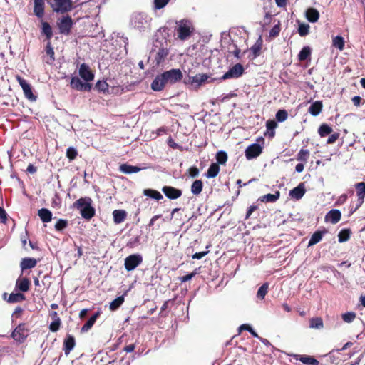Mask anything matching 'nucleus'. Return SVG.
I'll return each instance as SVG.
<instances>
[{"label": "nucleus", "mask_w": 365, "mask_h": 365, "mask_svg": "<svg viewBox=\"0 0 365 365\" xmlns=\"http://www.w3.org/2000/svg\"><path fill=\"white\" fill-rule=\"evenodd\" d=\"M288 113L285 110H279L276 113V119L279 122H284L287 120Z\"/></svg>", "instance_id": "603ef678"}, {"label": "nucleus", "mask_w": 365, "mask_h": 365, "mask_svg": "<svg viewBox=\"0 0 365 365\" xmlns=\"http://www.w3.org/2000/svg\"><path fill=\"white\" fill-rule=\"evenodd\" d=\"M295 359L299 360L304 364L307 365H319V361L314 357L308 355H295Z\"/></svg>", "instance_id": "aec40b11"}, {"label": "nucleus", "mask_w": 365, "mask_h": 365, "mask_svg": "<svg viewBox=\"0 0 365 365\" xmlns=\"http://www.w3.org/2000/svg\"><path fill=\"white\" fill-rule=\"evenodd\" d=\"M76 344L75 339L73 336L68 335L63 341V351L66 355H68Z\"/></svg>", "instance_id": "f3484780"}, {"label": "nucleus", "mask_w": 365, "mask_h": 365, "mask_svg": "<svg viewBox=\"0 0 365 365\" xmlns=\"http://www.w3.org/2000/svg\"><path fill=\"white\" fill-rule=\"evenodd\" d=\"M92 202L93 200L89 197H81L73 203V207L80 211L83 219L91 220L96 213Z\"/></svg>", "instance_id": "f03ea898"}, {"label": "nucleus", "mask_w": 365, "mask_h": 365, "mask_svg": "<svg viewBox=\"0 0 365 365\" xmlns=\"http://www.w3.org/2000/svg\"><path fill=\"white\" fill-rule=\"evenodd\" d=\"M333 46L337 48H339L340 51H342L344 49V38L340 36H337L333 38L332 41Z\"/></svg>", "instance_id": "a18cd8bd"}, {"label": "nucleus", "mask_w": 365, "mask_h": 365, "mask_svg": "<svg viewBox=\"0 0 365 365\" xmlns=\"http://www.w3.org/2000/svg\"><path fill=\"white\" fill-rule=\"evenodd\" d=\"M196 274H197V272H193L189 274L180 277L179 278V279L181 282H187V281L192 279Z\"/></svg>", "instance_id": "052dcab7"}, {"label": "nucleus", "mask_w": 365, "mask_h": 365, "mask_svg": "<svg viewBox=\"0 0 365 365\" xmlns=\"http://www.w3.org/2000/svg\"><path fill=\"white\" fill-rule=\"evenodd\" d=\"M332 132V128L327 124H322L318 130V133L321 137H325Z\"/></svg>", "instance_id": "c03bdc74"}, {"label": "nucleus", "mask_w": 365, "mask_h": 365, "mask_svg": "<svg viewBox=\"0 0 365 365\" xmlns=\"http://www.w3.org/2000/svg\"><path fill=\"white\" fill-rule=\"evenodd\" d=\"M182 71L178 68H173L158 75L151 83V88L155 91H162L166 84H174L182 80Z\"/></svg>", "instance_id": "f257e3e1"}, {"label": "nucleus", "mask_w": 365, "mask_h": 365, "mask_svg": "<svg viewBox=\"0 0 365 365\" xmlns=\"http://www.w3.org/2000/svg\"><path fill=\"white\" fill-rule=\"evenodd\" d=\"M38 215L40 219L43 222H49L52 220V212L46 208L40 209L38 211Z\"/></svg>", "instance_id": "a878e982"}, {"label": "nucleus", "mask_w": 365, "mask_h": 365, "mask_svg": "<svg viewBox=\"0 0 365 365\" xmlns=\"http://www.w3.org/2000/svg\"><path fill=\"white\" fill-rule=\"evenodd\" d=\"M124 302V297L120 296L110 303V309L115 311L118 309Z\"/></svg>", "instance_id": "58836bf2"}, {"label": "nucleus", "mask_w": 365, "mask_h": 365, "mask_svg": "<svg viewBox=\"0 0 365 365\" xmlns=\"http://www.w3.org/2000/svg\"><path fill=\"white\" fill-rule=\"evenodd\" d=\"M6 212L4 208L0 207V222L5 223L6 221Z\"/></svg>", "instance_id": "0e129e2a"}, {"label": "nucleus", "mask_w": 365, "mask_h": 365, "mask_svg": "<svg viewBox=\"0 0 365 365\" xmlns=\"http://www.w3.org/2000/svg\"><path fill=\"white\" fill-rule=\"evenodd\" d=\"M79 75L86 81H91L94 75L91 71L89 66L86 63H82L79 68Z\"/></svg>", "instance_id": "4468645a"}, {"label": "nucleus", "mask_w": 365, "mask_h": 365, "mask_svg": "<svg viewBox=\"0 0 365 365\" xmlns=\"http://www.w3.org/2000/svg\"><path fill=\"white\" fill-rule=\"evenodd\" d=\"M108 84L104 81H98L96 84V88L101 92L106 93L108 91Z\"/></svg>", "instance_id": "3c124183"}, {"label": "nucleus", "mask_w": 365, "mask_h": 365, "mask_svg": "<svg viewBox=\"0 0 365 365\" xmlns=\"http://www.w3.org/2000/svg\"><path fill=\"white\" fill-rule=\"evenodd\" d=\"M356 189V194L358 197V201L359 205H362L365 198V182H361L355 185Z\"/></svg>", "instance_id": "6ab92c4d"}, {"label": "nucleus", "mask_w": 365, "mask_h": 365, "mask_svg": "<svg viewBox=\"0 0 365 365\" xmlns=\"http://www.w3.org/2000/svg\"><path fill=\"white\" fill-rule=\"evenodd\" d=\"M53 11L57 13H65L73 8L72 0H53L51 4Z\"/></svg>", "instance_id": "39448f33"}, {"label": "nucleus", "mask_w": 365, "mask_h": 365, "mask_svg": "<svg viewBox=\"0 0 365 365\" xmlns=\"http://www.w3.org/2000/svg\"><path fill=\"white\" fill-rule=\"evenodd\" d=\"M209 76L205 73L197 74L192 78V83H195L197 86H200L206 82Z\"/></svg>", "instance_id": "e433bc0d"}, {"label": "nucleus", "mask_w": 365, "mask_h": 365, "mask_svg": "<svg viewBox=\"0 0 365 365\" xmlns=\"http://www.w3.org/2000/svg\"><path fill=\"white\" fill-rule=\"evenodd\" d=\"M52 316L53 317V321L49 325V329L52 331V332H56L57 331L59 328H60V325H61V319L60 318L58 317L57 315V312H53L52 313Z\"/></svg>", "instance_id": "7c9ffc66"}, {"label": "nucleus", "mask_w": 365, "mask_h": 365, "mask_svg": "<svg viewBox=\"0 0 365 365\" xmlns=\"http://www.w3.org/2000/svg\"><path fill=\"white\" fill-rule=\"evenodd\" d=\"M219 171V165L217 163H212L207 171L206 177L208 178H213L217 175Z\"/></svg>", "instance_id": "2f4dec72"}, {"label": "nucleus", "mask_w": 365, "mask_h": 365, "mask_svg": "<svg viewBox=\"0 0 365 365\" xmlns=\"http://www.w3.org/2000/svg\"><path fill=\"white\" fill-rule=\"evenodd\" d=\"M29 335L25 324H20L11 334V337L19 343H23Z\"/></svg>", "instance_id": "0eeeda50"}, {"label": "nucleus", "mask_w": 365, "mask_h": 365, "mask_svg": "<svg viewBox=\"0 0 365 365\" xmlns=\"http://www.w3.org/2000/svg\"><path fill=\"white\" fill-rule=\"evenodd\" d=\"M257 209V206H256V205H251V206H250L249 208L247 209L245 219H248L251 216L252 212L254 211H255Z\"/></svg>", "instance_id": "69168bd1"}, {"label": "nucleus", "mask_w": 365, "mask_h": 365, "mask_svg": "<svg viewBox=\"0 0 365 365\" xmlns=\"http://www.w3.org/2000/svg\"><path fill=\"white\" fill-rule=\"evenodd\" d=\"M280 32V27L279 25H275L269 31V36L275 37L279 35Z\"/></svg>", "instance_id": "680f3d73"}, {"label": "nucleus", "mask_w": 365, "mask_h": 365, "mask_svg": "<svg viewBox=\"0 0 365 365\" xmlns=\"http://www.w3.org/2000/svg\"><path fill=\"white\" fill-rule=\"evenodd\" d=\"M277 125V123L274 120H267L266 123V127L267 130L272 131V136L274 135V130L276 128Z\"/></svg>", "instance_id": "13d9d810"}, {"label": "nucleus", "mask_w": 365, "mask_h": 365, "mask_svg": "<svg viewBox=\"0 0 365 365\" xmlns=\"http://www.w3.org/2000/svg\"><path fill=\"white\" fill-rule=\"evenodd\" d=\"M178 27L177 33L178 38L182 40H186L192 33L193 27L190 21L187 19H182L178 23Z\"/></svg>", "instance_id": "20e7f679"}, {"label": "nucleus", "mask_w": 365, "mask_h": 365, "mask_svg": "<svg viewBox=\"0 0 365 365\" xmlns=\"http://www.w3.org/2000/svg\"><path fill=\"white\" fill-rule=\"evenodd\" d=\"M350 237V232L348 230H342L338 234V238L339 242H344L347 241Z\"/></svg>", "instance_id": "de8ad7c7"}, {"label": "nucleus", "mask_w": 365, "mask_h": 365, "mask_svg": "<svg viewBox=\"0 0 365 365\" xmlns=\"http://www.w3.org/2000/svg\"><path fill=\"white\" fill-rule=\"evenodd\" d=\"M269 289V284H263L258 289L257 292V297L261 300L264 299L266 294H267Z\"/></svg>", "instance_id": "ea45409f"}, {"label": "nucleus", "mask_w": 365, "mask_h": 365, "mask_svg": "<svg viewBox=\"0 0 365 365\" xmlns=\"http://www.w3.org/2000/svg\"><path fill=\"white\" fill-rule=\"evenodd\" d=\"M68 225V222L66 220L60 219L57 221L55 225V228L56 230H62L65 229Z\"/></svg>", "instance_id": "6e6d98bb"}, {"label": "nucleus", "mask_w": 365, "mask_h": 365, "mask_svg": "<svg viewBox=\"0 0 365 365\" xmlns=\"http://www.w3.org/2000/svg\"><path fill=\"white\" fill-rule=\"evenodd\" d=\"M143 169V168L130 165H128L126 163L122 164L119 167V170L121 173H125V174H131V173H138Z\"/></svg>", "instance_id": "a211bd4d"}, {"label": "nucleus", "mask_w": 365, "mask_h": 365, "mask_svg": "<svg viewBox=\"0 0 365 365\" xmlns=\"http://www.w3.org/2000/svg\"><path fill=\"white\" fill-rule=\"evenodd\" d=\"M216 159L217 164H225L227 160V155L224 151H219L217 153Z\"/></svg>", "instance_id": "8fccbe9b"}, {"label": "nucleus", "mask_w": 365, "mask_h": 365, "mask_svg": "<svg viewBox=\"0 0 365 365\" xmlns=\"http://www.w3.org/2000/svg\"><path fill=\"white\" fill-rule=\"evenodd\" d=\"M244 72V68L240 63H237L230 68L221 78L220 80H227L230 78H237L240 77Z\"/></svg>", "instance_id": "1a4fd4ad"}, {"label": "nucleus", "mask_w": 365, "mask_h": 365, "mask_svg": "<svg viewBox=\"0 0 365 365\" xmlns=\"http://www.w3.org/2000/svg\"><path fill=\"white\" fill-rule=\"evenodd\" d=\"M261 49V46L259 44H254L251 48L250 51L252 53V57L256 58L259 56V51Z\"/></svg>", "instance_id": "bf43d9fd"}, {"label": "nucleus", "mask_w": 365, "mask_h": 365, "mask_svg": "<svg viewBox=\"0 0 365 365\" xmlns=\"http://www.w3.org/2000/svg\"><path fill=\"white\" fill-rule=\"evenodd\" d=\"M71 86L72 88L78 90V91H90L91 86L90 84L86 83H83L81 79L77 77H73L71 81Z\"/></svg>", "instance_id": "ddd939ff"}, {"label": "nucleus", "mask_w": 365, "mask_h": 365, "mask_svg": "<svg viewBox=\"0 0 365 365\" xmlns=\"http://www.w3.org/2000/svg\"><path fill=\"white\" fill-rule=\"evenodd\" d=\"M100 312H96L90 319L85 323V324L81 328V331L86 332L88 331L94 324L97 318L99 317Z\"/></svg>", "instance_id": "c756f323"}, {"label": "nucleus", "mask_w": 365, "mask_h": 365, "mask_svg": "<svg viewBox=\"0 0 365 365\" xmlns=\"http://www.w3.org/2000/svg\"><path fill=\"white\" fill-rule=\"evenodd\" d=\"M162 191L165 195L170 200L178 199L182 195V191L180 190L171 186H164L162 188Z\"/></svg>", "instance_id": "f8f14e48"}, {"label": "nucleus", "mask_w": 365, "mask_h": 365, "mask_svg": "<svg viewBox=\"0 0 365 365\" xmlns=\"http://www.w3.org/2000/svg\"><path fill=\"white\" fill-rule=\"evenodd\" d=\"M152 18L145 12H134L130 17V25L142 31L150 29Z\"/></svg>", "instance_id": "7ed1b4c3"}, {"label": "nucleus", "mask_w": 365, "mask_h": 365, "mask_svg": "<svg viewBox=\"0 0 365 365\" xmlns=\"http://www.w3.org/2000/svg\"><path fill=\"white\" fill-rule=\"evenodd\" d=\"M280 196V193L279 191H276L274 194H267L260 197V200L262 202H276Z\"/></svg>", "instance_id": "473e14b6"}, {"label": "nucleus", "mask_w": 365, "mask_h": 365, "mask_svg": "<svg viewBox=\"0 0 365 365\" xmlns=\"http://www.w3.org/2000/svg\"><path fill=\"white\" fill-rule=\"evenodd\" d=\"M168 53L169 52L167 48H160L155 56V61H157V63L159 64L163 61H164L165 58L168 55Z\"/></svg>", "instance_id": "a19ab883"}, {"label": "nucleus", "mask_w": 365, "mask_h": 365, "mask_svg": "<svg viewBox=\"0 0 365 365\" xmlns=\"http://www.w3.org/2000/svg\"><path fill=\"white\" fill-rule=\"evenodd\" d=\"M44 0H34V13L38 18H42L44 16Z\"/></svg>", "instance_id": "dca6fc26"}, {"label": "nucleus", "mask_w": 365, "mask_h": 365, "mask_svg": "<svg viewBox=\"0 0 365 365\" xmlns=\"http://www.w3.org/2000/svg\"><path fill=\"white\" fill-rule=\"evenodd\" d=\"M16 80L22 88L25 97L30 101H35L36 96L33 93L32 88L27 81L19 76H16Z\"/></svg>", "instance_id": "6e6552de"}, {"label": "nucleus", "mask_w": 365, "mask_h": 365, "mask_svg": "<svg viewBox=\"0 0 365 365\" xmlns=\"http://www.w3.org/2000/svg\"><path fill=\"white\" fill-rule=\"evenodd\" d=\"M351 101L354 106H359L361 104V98L360 96H356L353 97Z\"/></svg>", "instance_id": "774afa93"}, {"label": "nucleus", "mask_w": 365, "mask_h": 365, "mask_svg": "<svg viewBox=\"0 0 365 365\" xmlns=\"http://www.w3.org/2000/svg\"><path fill=\"white\" fill-rule=\"evenodd\" d=\"M309 26L308 24H302L299 26L298 32L301 36H305L309 34Z\"/></svg>", "instance_id": "864d4df0"}, {"label": "nucleus", "mask_w": 365, "mask_h": 365, "mask_svg": "<svg viewBox=\"0 0 365 365\" xmlns=\"http://www.w3.org/2000/svg\"><path fill=\"white\" fill-rule=\"evenodd\" d=\"M113 221L115 224H120L123 222L127 216V213L123 210H115L113 212Z\"/></svg>", "instance_id": "4be33fe9"}, {"label": "nucleus", "mask_w": 365, "mask_h": 365, "mask_svg": "<svg viewBox=\"0 0 365 365\" xmlns=\"http://www.w3.org/2000/svg\"><path fill=\"white\" fill-rule=\"evenodd\" d=\"M42 33L46 35L48 40H50L53 36L52 29L47 22L42 23Z\"/></svg>", "instance_id": "37998d69"}, {"label": "nucleus", "mask_w": 365, "mask_h": 365, "mask_svg": "<svg viewBox=\"0 0 365 365\" xmlns=\"http://www.w3.org/2000/svg\"><path fill=\"white\" fill-rule=\"evenodd\" d=\"M73 26V20L69 16H63L58 23V29L61 34L68 35L71 32Z\"/></svg>", "instance_id": "9b49d317"}, {"label": "nucleus", "mask_w": 365, "mask_h": 365, "mask_svg": "<svg viewBox=\"0 0 365 365\" xmlns=\"http://www.w3.org/2000/svg\"><path fill=\"white\" fill-rule=\"evenodd\" d=\"M341 217V212L339 210L334 209L330 210L325 216V220L332 224H336L339 222Z\"/></svg>", "instance_id": "2eb2a0df"}, {"label": "nucleus", "mask_w": 365, "mask_h": 365, "mask_svg": "<svg viewBox=\"0 0 365 365\" xmlns=\"http://www.w3.org/2000/svg\"><path fill=\"white\" fill-rule=\"evenodd\" d=\"M25 299V296L21 293H11L8 298V302L16 303L20 302Z\"/></svg>", "instance_id": "4c0bfd02"}, {"label": "nucleus", "mask_w": 365, "mask_h": 365, "mask_svg": "<svg viewBox=\"0 0 365 365\" xmlns=\"http://www.w3.org/2000/svg\"><path fill=\"white\" fill-rule=\"evenodd\" d=\"M309 327L312 329H321L324 327L323 320L321 317H313L309 320Z\"/></svg>", "instance_id": "72a5a7b5"}, {"label": "nucleus", "mask_w": 365, "mask_h": 365, "mask_svg": "<svg viewBox=\"0 0 365 365\" xmlns=\"http://www.w3.org/2000/svg\"><path fill=\"white\" fill-rule=\"evenodd\" d=\"M169 2V0H154V7L155 9H160L165 7Z\"/></svg>", "instance_id": "4d7b16f0"}, {"label": "nucleus", "mask_w": 365, "mask_h": 365, "mask_svg": "<svg viewBox=\"0 0 365 365\" xmlns=\"http://www.w3.org/2000/svg\"><path fill=\"white\" fill-rule=\"evenodd\" d=\"M143 262V257L140 254H133L125 259V268L127 271L134 270Z\"/></svg>", "instance_id": "423d86ee"}, {"label": "nucleus", "mask_w": 365, "mask_h": 365, "mask_svg": "<svg viewBox=\"0 0 365 365\" xmlns=\"http://www.w3.org/2000/svg\"><path fill=\"white\" fill-rule=\"evenodd\" d=\"M305 193V190L303 184H299L297 187H294L289 192V195L296 200L301 199Z\"/></svg>", "instance_id": "412c9836"}, {"label": "nucleus", "mask_w": 365, "mask_h": 365, "mask_svg": "<svg viewBox=\"0 0 365 365\" xmlns=\"http://www.w3.org/2000/svg\"><path fill=\"white\" fill-rule=\"evenodd\" d=\"M325 233H326V231H319V230L314 232L309 239V241L308 243V247L313 246V245L317 244L318 242H319L322 240V239Z\"/></svg>", "instance_id": "5701e85b"}, {"label": "nucleus", "mask_w": 365, "mask_h": 365, "mask_svg": "<svg viewBox=\"0 0 365 365\" xmlns=\"http://www.w3.org/2000/svg\"><path fill=\"white\" fill-rule=\"evenodd\" d=\"M306 17L309 22H317L319 18V11L314 8H309L306 11Z\"/></svg>", "instance_id": "393cba45"}, {"label": "nucleus", "mask_w": 365, "mask_h": 365, "mask_svg": "<svg viewBox=\"0 0 365 365\" xmlns=\"http://www.w3.org/2000/svg\"><path fill=\"white\" fill-rule=\"evenodd\" d=\"M37 261L34 258L26 257L21 262V268L22 270L31 269L36 267Z\"/></svg>", "instance_id": "b1692460"}, {"label": "nucleus", "mask_w": 365, "mask_h": 365, "mask_svg": "<svg viewBox=\"0 0 365 365\" xmlns=\"http://www.w3.org/2000/svg\"><path fill=\"white\" fill-rule=\"evenodd\" d=\"M45 51H46V59L45 60L46 63L52 64L55 60V58H54V51L51 46V43L50 41H48Z\"/></svg>", "instance_id": "cd10ccee"}, {"label": "nucleus", "mask_w": 365, "mask_h": 365, "mask_svg": "<svg viewBox=\"0 0 365 365\" xmlns=\"http://www.w3.org/2000/svg\"><path fill=\"white\" fill-rule=\"evenodd\" d=\"M339 134L337 133L331 134L327 139V143L328 144H332L336 141L339 138Z\"/></svg>", "instance_id": "e2e57ef3"}, {"label": "nucleus", "mask_w": 365, "mask_h": 365, "mask_svg": "<svg viewBox=\"0 0 365 365\" xmlns=\"http://www.w3.org/2000/svg\"><path fill=\"white\" fill-rule=\"evenodd\" d=\"M262 147L258 143H252L245 151L247 160H252L258 157L262 153Z\"/></svg>", "instance_id": "9d476101"}, {"label": "nucleus", "mask_w": 365, "mask_h": 365, "mask_svg": "<svg viewBox=\"0 0 365 365\" xmlns=\"http://www.w3.org/2000/svg\"><path fill=\"white\" fill-rule=\"evenodd\" d=\"M202 187L203 184L202 180H195L191 185V192L193 195H197L202 192Z\"/></svg>", "instance_id": "f704fd0d"}, {"label": "nucleus", "mask_w": 365, "mask_h": 365, "mask_svg": "<svg viewBox=\"0 0 365 365\" xmlns=\"http://www.w3.org/2000/svg\"><path fill=\"white\" fill-rule=\"evenodd\" d=\"M207 254V252H205V251L196 252L192 255V258L200 259H202L203 257H205Z\"/></svg>", "instance_id": "338daca9"}, {"label": "nucleus", "mask_w": 365, "mask_h": 365, "mask_svg": "<svg viewBox=\"0 0 365 365\" xmlns=\"http://www.w3.org/2000/svg\"><path fill=\"white\" fill-rule=\"evenodd\" d=\"M30 282L26 278H19L16 282V287L20 291L25 292L29 289Z\"/></svg>", "instance_id": "c85d7f7f"}, {"label": "nucleus", "mask_w": 365, "mask_h": 365, "mask_svg": "<svg viewBox=\"0 0 365 365\" xmlns=\"http://www.w3.org/2000/svg\"><path fill=\"white\" fill-rule=\"evenodd\" d=\"M309 156V151L305 149H301L297 153V159L298 161L307 163Z\"/></svg>", "instance_id": "79ce46f5"}, {"label": "nucleus", "mask_w": 365, "mask_h": 365, "mask_svg": "<svg viewBox=\"0 0 365 365\" xmlns=\"http://www.w3.org/2000/svg\"><path fill=\"white\" fill-rule=\"evenodd\" d=\"M66 156L71 160H74L77 156V150L73 147H69L66 150Z\"/></svg>", "instance_id": "5fc2aeb1"}, {"label": "nucleus", "mask_w": 365, "mask_h": 365, "mask_svg": "<svg viewBox=\"0 0 365 365\" xmlns=\"http://www.w3.org/2000/svg\"><path fill=\"white\" fill-rule=\"evenodd\" d=\"M356 317V314L354 312H349L344 314H342L341 317L342 319L346 323L352 322Z\"/></svg>", "instance_id": "49530a36"}, {"label": "nucleus", "mask_w": 365, "mask_h": 365, "mask_svg": "<svg viewBox=\"0 0 365 365\" xmlns=\"http://www.w3.org/2000/svg\"><path fill=\"white\" fill-rule=\"evenodd\" d=\"M143 194L145 196L150 197L151 198L155 199L157 200H160L163 199V195L161 193L157 190H154L152 189H145L143 191Z\"/></svg>", "instance_id": "c9c22d12"}, {"label": "nucleus", "mask_w": 365, "mask_h": 365, "mask_svg": "<svg viewBox=\"0 0 365 365\" xmlns=\"http://www.w3.org/2000/svg\"><path fill=\"white\" fill-rule=\"evenodd\" d=\"M322 110V101H317L311 104L309 108V112L313 116L318 115Z\"/></svg>", "instance_id": "bb28decb"}, {"label": "nucleus", "mask_w": 365, "mask_h": 365, "mask_svg": "<svg viewBox=\"0 0 365 365\" xmlns=\"http://www.w3.org/2000/svg\"><path fill=\"white\" fill-rule=\"evenodd\" d=\"M311 54V50L309 47H304L299 53L300 61L306 60Z\"/></svg>", "instance_id": "09e8293b"}]
</instances>
